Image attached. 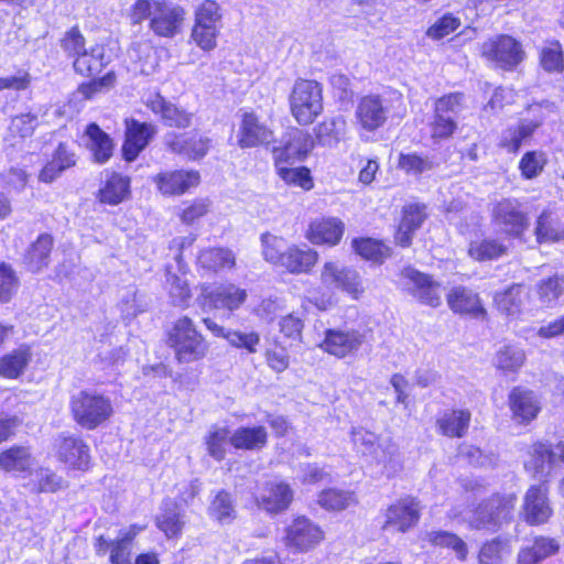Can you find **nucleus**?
Segmentation results:
<instances>
[{"label":"nucleus","mask_w":564,"mask_h":564,"mask_svg":"<svg viewBox=\"0 0 564 564\" xmlns=\"http://www.w3.org/2000/svg\"><path fill=\"white\" fill-rule=\"evenodd\" d=\"M318 505L329 511H340L357 503L352 491L330 488L323 490L317 499Z\"/></svg>","instance_id":"a18cd8bd"},{"label":"nucleus","mask_w":564,"mask_h":564,"mask_svg":"<svg viewBox=\"0 0 564 564\" xmlns=\"http://www.w3.org/2000/svg\"><path fill=\"white\" fill-rule=\"evenodd\" d=\"M344 234V223L337 218L315 220L310 225L308 239L315 245H337Z\"/></svg>","instance_id":"c756f323"},{"label":"nucleus","mask_w":564,"mask_h":564,"mask_svg":"<svg viewBox=\"0 0 564 564\" xmlns=\"http://www.w3.org/2000/svg\"><path fill=\"white\" fill-rule=\"evenodd\" d=\"M314 144L308 132L291 128L283 134L281 145L273 149L274 160L278 163L302 161L313 150Z\"/></svg>","instance_id":"9b49d317"},{"label":"nucleus","mask_w":564,"mask_h":564,"mask_svg":"<svg viewBox=\"0 0 564 564\" xmlns=\"http://www.w3.org/2000/svg\"><path fill=\"white\" fill-rule=\"evenodd\" d=\"M540 63L545 72L561 73L564 70L563 51L560 42H549L540 53Z\"/></svg>","instance_id":"603ef678"},{"label":"nucleus","mask_w":564,"mask_h":564,"mask_svg":"<svg viewBox=\"0 0 564 564\" xmlns=\"http://www.w3.org/2000/svg\"><path fill=\"white\" fill-rule=\"evenodd\" d=\"M221 26L219 4L214 0H205L195 12V24L192 39L204 51L216 46V39Z\"/></svg>","instance_id":"20e7f679"},{"label":"nucleus","mask_w":564,"mask_h":564,"mask_svg":"<svg viewBox=\"0 0 564 564\" xmlns=\"http://www.w3.org/2000/svg\"><path fill=\"white\" fill-rule=\"evenodd\" d=\"M533 131L530 126H519L517 128H509L502 133L500 147L510 153H516L524 139H527Z\"/></svg>","instance_id":"69168bd1"},{"label":"nucleus","mask_w":564,"mask_h":564,"mask_svg":"<svg viewBox=\"0 0 564 564\" xmlns=\"http://www.w3.org/2000/svg\"><path fill=\"white\" fill-rule=\"evenodd\" d=\"M481 54L503 69H512L524 58L521 44L509 35H498L485 42Z\"/></svg>","instance_id":"423d86ee"},{"label":"nucleus","mask_w":564,"mask_h":564,"mask_svg":"<svg viewBox=\"0 0 564 564\" xmlns=\"http://www.w3.org/2000/svg\"><path fill=\"white\" fill-rule=\"evenodd\" d=\"M273 132L253 112H245L239 127L238 145L242 149L268 144Z\"/></svg>","instance_id":"412c9836"},{"label":"nucleus","mask_w":564,"mask_h":564,"mask_svg":"<svg viewBox=\"0 0 564 564\" xmlns=\"http://www.w3.org/2000/svg\"><path fill=\"white\" fill-rule=\"evenodd\" d=\"M231 433L228 427L213 426L205 437L208 454L216 460H223L226 456V445L230 443Z\"/></svg>","instance_id":"09e8293b"},{"label":"nucleus","mask_w":564,"mask_h":564,"mask_svg":"<svg viewBox=\"0 0 564 564\" xmlns=\"http://www.w3.org/2000/svg\"><path fill=\"white\" fill-rule=\"evenodd\" d=\"M430 127L433 140H446L451 138L457 129V120L453 118V116H444L441 112H434V118Z\"/></svg>","instance_id":"680f3d73"},{"label":"nucleus","mask_w":564,"mask_h":564,"mask_svg":"<svg viewBox=\"0 0 564 564\" xmlns=\"http://www.w3.org/2000/svg\"><path fill=\"white\" fill-rule=\"evenodd\" d=\"M54 240L48 234H42L28 249L24 261L31 272H39L50 263Z\"/></svg>","instance_id":"72a5a7b5"},{"label":"nucleus","mask_w":564,"mask_h":564,"mask_svg":"<svg viewBox=\"0 0 564 564\" xmlns=\"http://www.w3.org/2000/svg\"><path fill=\"white\" fill-rule=\"evenodd\" d=\"M403 286L422 304L437 307L441 302V285L430 275L413 268H405L401 272Z\"/></svg>","instance_id":"1a4fd4ad"},{"label":"nucleus","mask_w":564,"mask_h":564,"mask_svg":"<svg viewBox=\"0 0 564 564\" xmlns=\"http://www.w3.org/2000/svg\"><path fill=\"white\" fill-rule=\"evenodd\" d=\"M528 299V292L523 284H512L503 292L495 295L498 310L508 316H518Z\"/></svg>","instance_id":"f704fd0d"},{"label":"nucleus","mask_w":564,"mask_h":564,"mask_svg":"<svg viewBox=\"0 0 564 564\" xmlns=\"http://www.w3.org/2000/svg\"><path fill=\"white\" fill-rule=\"evenodd\" d=\"M293 499V492L289 485L270 484L267 494L261 496L260 505L269 512L285 510Z\"/></svg>","instance_id":"79ce46f5"},{"label":"nucleus","mask_w":564,"mask_h":564,"mask_svg":"<svg viewBox=\"0 0 564 564\" xmlns=\"http://www.w3.org/2000/svg\"><path fill=\"white\" fill-rule=\"evenodd\" d=\"M321 281L325 286L345 291L355 299L364 292L359 273L338 262L328 261L323 265Z\"/></svg>","instance_id":"ddd939ff"},{"label":"nucleus","mask_w":564,"mask_h":564,"mask_svg":"<svg viewBox=\"0 0 564 564\" xmlns=\"http://www.w3.org/2000/svg\"><path fill=\"white\" fill-rule=\"evenodd\" d=\"M76 163L74 154L70 153L65 145L59 144L56 149L53 158L42 169L39 175V180L44 183H52L55 181L65 170L74 166Z\"/></svg>","instance_id":"a19ab883"},{"label":"nucleus","mask_w":564,"mask_h":564,"mask_svg":"<svg viewBox=\"0 0 564 564\" xmlns=\"http://www.w3.org/2000/svg\"><path fill=\"white\" fill-rule=\"evenodd\" d=\"M539 302L544 307H555L564 295V275L554 274L535 284Z\"/></svg>","instance_id":"ea45409f"},{"label":"nucleus","mask_w":564,"mask_h":564,"mask_svg":"<svg viewBox=\"0 0 564 564\" xmlns=\"http://www.w3.org/2000/svg\"><path fill=\"white\" fill-rule=\"evenodd\" d=\"M509 406L513 420L520 424H527L534 420L541 410L536 395L531 390L521 387L513 388L509 393Z\"/></svg>","instance_id":"4be33fe9"},{"label":"nucleus","mask_w":564,"mask_h":564,"mask_svg":"<svg viewBox=\"0 0 564 564\" xmlns=\"http://www.w3.org/2000/svg\"><path fill=\"white\" fill-rule=\"evenodd\" d=\"M32 465V456L28 447L12 446L0 453V468L6 471H25Z\"/></svg>","instance_id":"37998d69"},{"label":"nucleus","mask_w":564,"mask_h":564,"mask_svg":"<svg viewBox=\"0 0 564 564\" xmlns=\"http://www.w3.org/2000/svg\"><path fill=\"white\" fill-rule=\"evenodd\" d=\"M523 513L525 521L532 525L545 523L552 509L547 500V490L544 486H532L524 497Z\"/></svg>","instance_id":"5701e85b"},{"label":"nucleus","mask_w":564,"mask_h":564,"mask_svg":"<svg viewBox=\"0 0 564 564\" xmlns=\"http://www.w3.org/2000/svg\"><path fill=\"white\" fill-rule=\"evenodd\" d=\"M283 164L275 162L278 174L286 184L296 185L304 189H310L313 186L308 169L304 166L288 167Z\"/></svg>","instance_id":"4d7b16f0"},{"label":"nucleus","mask_w":564,"mask_h":564,"mask_svg":"<svg viewBox=\"0 0 564 564\" xmlns=\"http://www.w3.org/2000/svg\"><path fill=\"white\" fill-rule=\"evenodd\" d=\"M156 525L167 538L177 536L184 525L183 516L177 506L167 500L163 503L162 513L156 518Z\"/></svg>","instance_id":"c03bdc74"},{"label":"nucleus","mask_w":564,"mask_h":564,"mask_svg":"<svg viewBox=\"0 0 564 564\" xmlns=\"http://www.w3.org/2000/svg\"><path fill=\"white\" fill-rule=\"evenodd\" d=\"M156 127L152 123L140 122L135 119L126 120V140L122 145L123 158L128 162L134 161L156 134Z\"/></svg>","instance_id":"a211bd4d"},{"label":"nucleus","mask_w":564,"mask_h":564,"mask_svg":"<svg viewBox=\"0 0 564 564\" xmlns=\"http://www.w3.org/2000/svg\"><path fill=\"white\" fill-rule=\"evenodd\" d=\"M389 112V106L380 95L369 94L358 100L356 123L367 132H375L386 124Z\"/></svg>","instance_id":"6e6552de"},{"label":"nucleus","mask_w":564,"mask_h":564,"mask_svg":"<svg viewBox=\"0 0 564 564\" xmlns=\"http://www.w3.org/2000/svg\"><path fill=\"white\" fill-rule=\"evenodd\" d=\"M130 194V178L118 173H111L105 185L99 189V200L109 205H118Z\"/></svg>","instance_id":"c9c22d12"},{"label":"nucleus","mask_w":564,"mask_h":564,"mask_svg":"<svg viewBox=\"0 0 564 564\" xmlns=\"http://www.w3.org/2000/svg\"><path fill=\"white\" fill-rule=\"evenodd\" d=\"M198 262L203 268L216 271L226 267H232L235 264V257L227 249L213 248L202 251L198 256Z\"/></svg>","instance_id":"8fccbe9b"},{"label":"nucleus","mask_w":564,"mask_h":564,"mask_svg":"<svg viewBox=\"0 0 564 564\" xmlns=\"http://www.w3.org/2000/svg\"><path fill=\"white\" fill-rule=\"evenodd\" d=\"M557 453L551 449L550 445L536 443L533 445L531 459L525 463L528 469H532L535 474L543 473L545 467H551L555 462Z\"/></svg>","instance_id":"5fc2aeb1"},{"label":"nucleus","mask_w":564,"mask_h":564,"mask_svg":"<svg viewBox=\"0 0 564 564\" xmlns=\"http://www.w3.org/2000/svg\"><path fill=\"white\" fill-rule=\"evenodd\" d=\"M560 543L550 536H534L531 545L521 547L518 553V564H539L543 560L556 554Z\"/></svg>","instance_id":"393cba45"},{"label":"nucleus","mask_w":564,"mask_h":564,"mask_svg":"<svg viewBox=\"0 0 564 564\" xmlns=\"http://www.w3.org/2000/svg\"><path fill=\"white\" fill-rule=\"evenodd\" d=\"M470 419L468 410H449L437 419L436 426L442 435L460 438L467 434Z\"/></svg>","instance_id":"7c9ffc66"},{"label":"nucleus","mask_w":564,"mask_h":564,"mask_svg":"<svg viewBox=\"0 0 564 564\" xmlns=\"http://www.w3.org/2000/svg\"><path fill=\"white\" fill-rule=\"evenodd\" d=\"M534 234L539 243L558 241L564 237L557 219L547 210L538 217Z\"/></svg>","instance_id":"de8ad7c7"},{"label":"nucleus","mask_w":564,"mask_h":564,"mask_svg":"<svg viewBox=\"0 0 564 564\" xmlns=\"http://www.w3.org/2000/svg\"><path fill=\"white\" fill-rule=\"evenodd\" d=\"M318 254L307 246H291L285 248L281 267L290 273H306L317 262Z\"/></svg>","instance_id":"a878e982"},{"label":"nucleus","mask_w":564,"mask_h":564,"mask_svg":"<svg viewBox=\"0 0 564 564\" xmlns=\"http://www.w3.org/2000/svg\"><path fill=\"white\" fill-rule=\"evenodd\" d=\"M226 340L235 348L245 349L249 354H256L260 344V335L257 332L243 333L231 329L227 333Z\"/></svg>","instance_id":"0e129e2a"},{"label":"nucleus","mask_w":564,"mask_h":564,"mask_svg":"<svg viewBox=\"0 0 564 564\" xmlns=\"http://www.w3.org/2000/svg\"><path fill=\"white\" fill-rule=\"evenodd\" d=\"M210 142L209 138L197 134L185 137L169 132L164 135V143L171 152L185 155L189 160L204 158L209 150Z\"/></svg>","instance_id":"aec40b11"},{"label":"nucleus","mask_w":564,"mask_h":564,"mask_svg":"<svg viewBox=\"0 0 564 564\" xmlns=\"http://www.w3.org/2000/svg\"><path fill=\"white\" fill-rule=\"evenodd\" d=\"M494 221L509 236L520 238L529 228V218L516 199H502L492 212Z\"/></svg>","instance_id":"f8f14e48"},{"label":"nucleus","mask_w":564,"mask_h":564,"mask_svg":"<svg viewBox=\"0 0 564 564\" xmlns=\"http://www.w3.org/2000/svg\"><path fill=\"white\" fill-rule=\"evenodd\" d=\"M247 297L245 290L234 284L219 285L217 288H203L198 303L203 310H237Z\"/></svg>","instance_id":"4468645a"},{"label":"nucleus","mask_w":564,"mask_h":564,"mask_svg":"<svg viewBox=\"0 0 564 564\" xmlns=\"http://www.w3.org/2000/svg\"><path fill=\"white\" fill-rule=\"evenodd\" d=\"M70 409L74 420L84 429L95 430L112 414L109 398L90 391H80L72 397Z\"/></svg>","instance_id":"f03ea898"},{"label":"nucleus","mask_w":564,"mask_h":564,"mask_svg":"<svg viewBox=\"0 0 564 564\" xmlns=\"http://www.w3.org/2000/svg\"><path fill=\"white\" fill-rule=\"evenodd\" d=\"M30 347L23 345L0 358V376L7 379L19 378L31 360Z\"/></svg>","instance_id":"58836bf2"},{"label":"nucleus","mask_w":564,"mask_h":564,"mask_svg":"<svg viewBox=\"0 0 564 564\" xmlns=\"http://www.w3.org/2000/svg\"><path fill=\"white\" fill-rule=\"evenodd\" d=\"M137 530L132 527L124 535L112 544L110 562L111 564H130V544L137 535Z\"/></svg>","instance_id":"338daca9"},{"label":"nucleus","mask_w":564,"mask_h":564,"mask_svg":"<svg viewBox=\"0 0 564 564\" xmlns=\"http://www.w3.org/2000/svg\"><path fill=\"white\" fill-rule=\"evenodd\" d=\"M169 344L181 364L198 361L205 358L209 350L208 343L187 316L174 323L169 333Z\"/></svg>","instance_id":"f257e3e1"},{"label":"nucleus","mask_w":564,"mask_h":564,"mask_svg":"<svg viewBox=\"0 0 564 564\" xmlns=\"http://www.w3.org/2000/svg\"><path fill=\"white\" fill-rule=\"evenodd\" d=\"M292 116L300 124H308L323 110L322 87L315 80L297 79L289 97Z\"/></svg>","instance_id":"7ed1b4c3"},{"label":"nucleus","mask_w":564,"mask_h":564,"mask_svg":"<svg viewBox=\"0 0 564 564\" xmlns=\"http://www.w3.org/2000/svg\"><path fill=\"white\" fill-rule=\"evenodd\" d=\"M346 126L343 116L324 119L314 128L317 144L328 148L337 145L345 137Z\"/></svg>","instance_id":"473e14b6"},{"label":"nucleus","mask_w":564,"mask_h":564,"mask_svg":"<svg viewBox=\"0 0 564 564\" xmlns=\"http://www.w3.org/2000/svg\"><path fill=\"white\" fill-rule=\"evenodd\" d=\"M426 218L425 205L411 204L404 207L403 217L395 234V241L408 247L412 241V235Z\"/></svg>","instance_id":"bb28decb"},{"label":"nucleus","mask_w":564,"mask_h":564,"mask_svg":"<svg viewBox=\"0 0 564 564\" xmlns=\"http://www.w3.org/2000/svg\"><path fill=\"white\" fill-rule=\"evenodd\" d=\"M383 517L382 530L394 529L398 532L405 533L414 528L420 520V501L411 496L401 498L383 511Z\"/></svg>","instance_id":"0eeeda50"},{"label":"nucleus","mask_w":564,"mask_h":564,"mask_svg":"<svg viewBox=\"0 0 564 564\" xmlns=\"http://www.w3.org/2000/svg\"><path fill=\"white\" fill-rule=\"evenodd\" d=\"M545 163L546 159L542 152L531 151L522 156L519 169L525 178H533L542 172Z\"/></svg>","instance_id":"774afa93"},{"label":"nucleus","mask_w":564,"mask_h":564,"mask_svg":"<svg viewBox=\"0 0 564 564\" xmlns=\"http://www.w3.org/2000/svg\"><path fill=\"white\" fill-rule=\"evenodd\" d=\"M210 516L219 522H229L236 517L231 497L226 491H219L209 507Z\"/></svg>","instance_id":"bf43d9fd"},{"label":"nucleus","mask_w":564,"mask_h":564,"mask_svg":"<svg viewBox=\"0 0 564 564\" xmlns=\"http://www.w3.org/2000/svg\"><path fill=\"white\" fill-rule=\"evenodd\" d=\"M55 448L58 459L70 468L79 470L88 468L89 447L80 437L59 434L55 438Z\"/></svg>","instance_id":"dca6fc26"},{"label":"nucleus","mask_w":564,"mask_h":564,"mask_svg":"<svg viewBox=\"0 0 564 564\" xmlns=\"http://www.w3.org/2000/svg\"><path fill=\"white\" fill-rule=\"evenodd\" d=\"M516 497L495 496L481 502L469 518V524L477 530L495 531L502 521L508 520L514 508Z\"/></svg>","instance_id":"39448f33"},{"label":"nucleus","mask_w":564,"mask_h":564,"mask_svg":"<svg viewBox=\"0 0 564 564\" xmlns=\"http://www.w3.org/2000/svg\"><path fill=\"white\" fill-rule=\"evenodd\" d=\"M465 96L462 93H452L435 100L434 112H441L444 116H453L457 120L458 115L464 109Z\"/></svg>","instance_id":"e2e57ef3"},{"label":"nucleus","mask_w":564,"mask_h":564,"mask_svg":"<svg viewBox=\"0 0 564 564\" xmlns=\"http://www.w3.org/2000/svg\"><path fill=\"white\" fill-rule=\"evenodd\" d=\"M426 539L434 545L452 549L462 561L467 556L466 543L456 534L446 531H432L426 534Z\"/></svg>","instance_id":"864d4df0"},{"label":"nucleus","mask_w":564,"mask_h":564,"mask_svg":"<svg viewBox=\"0 0 564 564\" xmlns=\"http://www.w3.org/2000/svg\"><path fill=\"white\" fill-rule=\"evenodd\" d=\"M147 106L153 113L159 115L163 123L171 128L186 129L192 124L193 113L167 101L162 95L153 94L147 100Z\"/></svg>","instance_id":"6ab92c4d"},{"label":"nucleus","mask_w":564,"mask_h":564,"mask_svg":"<svg viewBox=\"0 0 564 564\" xmlns=\"http://www.w3.org/2000/svg\"><path fill=\"white\" fill-rule=\"evenodd\" d=\"M185 12L180 6L154 1L151 30L159 36L173 37L181 30Z\"/></svg>","instance_id":"2eb2a0df"},{"label":"nucleus","mask_w":564,"mask_h":564,"mask_svg":"<svg viewBox=\"0 0 564 564\" xmlns=\"http://www.w3.org/2000/svg\"><path fill=\"white\" fill-rule=\"evenodd\" d=\"M446 299L448 306L455 313L475 316L485 314L478 295L465 286L453 288Z\"/></svg>","instance_id":"c85d7f7f"},{"label":"nucleus","mask_w":564,"mask_h":564,"mask_svg":"<svg viewBox=\"0 0 564 564\" xmlns=\"http://www.w3.org/2000/svg\"><path fill=\"white\" fill-rule=\"evenodd\" d=\"M117 80L115 72H108L104 77L93 79L88 83L82 84L78 87L77 93L82 95L84 99H91L95 95L106 93L111 89Z\"/></svg>","instance_id":"052dcab7"},{"label":"nucleus","mask_w":564,"mask_h":564,"mask_svg":"<svg viewBox=\"0 0 564 564\" xmlns=\"http://www.w3.org/2000/svg\"><path fill=\"white\" fill-rule=\"evenodd\" d=\"M107 63L104 46L96 45L76 56L73 66L76 73L90 77L100 73Z\"/></svg>","instance_id":"e433bc0d"},{"label":"nucleus","mask_w":564,"mask_h":564,"mask_svg":"<svg viewBox=\"0 0 564 564\" xmlns=\"http://www.w3.org/2000/svg\"><path fill=\"white\" fill-rule=\"evenodd\" d=\"M525 355L516 346H503L497 351V367L503 371H517L524 362Z\"/></svg>","instance_id":"13d9d810"},{"label":"nucleus","mask_w":564,"mask_h":564,"mask_svg":"<svg viewBox=\"0 0 564 564\" xmlns=\"http://www.w3.org/2000/svg\"><path fill=\"white\" fill-rule=\"evenodd\" d=\"M199 180L197 171L183 170L160 173L155 177L158 188L163 195H182L192 187H196Z\"/></svg>","instance_id":"b1692460"},{"label":"nucleus","mask_w":564,"mask_h":564,"mask_svg":"<svg viewBox=\"0 0 564 564\" xmlns=\"http://www.w3.org/2000/svg\"><path fill=\"white\" fill-rule=\"evenodd\" d=\"M398 165L411 175H420L435 167V163L429 156L419 155L417 153H401Z\"/></svg>","instance_id":"6e6d98bb"},{"label":"nucleus","mask_w":564,"mask_h":564,"mask_svg":"<svg viewBox=\"0 0 564 564\" xmlns=\"http://www.w3.org/2000/svg\"><path fill=\"white\" fill-rule=\"evenodd\" d=\"M352 245L356 252L367 260L381 262L390 256V249L387 246L371 238L356 239Z\"/></svg>","instance_id":"3c124183"},{"label":"nucleus","mask_w":564,"mask_h":564,"mask_svg":"<svg viewBox=\"0 0 564 564\" xmlns=\"http://www.w3.org/2000/svg\"><path fill=\"white\" fill-rule=\"evenodd\" d=\"M324 538L318 525L305 517L296 518L286 529V545L300 552L308 551L317 545Z\"/></svg>","instance_id":"f3484780"},{"label":"nucleus","mask_w":564,"mask_h":564,"mask_svg":"<svg viewBox=\"0 0 564 564\" xmlns=\"http://www.w3.org/2000/svg\"><path fill=\"white\" fill-rule=\"evenodd\" d=\"M86 135L89 139L88 148L93 152L94 160L100 164L106 163L113 151L111 138L96 123L87 126Z\"/></svg>","instance_id":"4c0bfd02"},{"label":"nucleus","mask_w":564,"mask_h":564,"mask_svg":"<svg viewBox=\"0 0 564 564\" xmlns=\"http://www.w3.org/2000/svg\"><path fill=\"white\" fill-rule=\"evenodd\" d=\"M366 341V334L356 329L329 328L319 347L337 358L355 355Z\"/></svg>","instance_id":"9d476101"},{"label":"nucleus","mask_w":564,"mask_h":564,"mask_svg":"<svg viewBox=\"0 0 564 564\" xmlns=\"http://www.w3.org/2000/svg\"><path fill=\"white\" fill-rule=\"evenodd\" d=\"M507 246L498 239L486 238L478 241H473L469 245L468 253L477 261H490L498 259L507 253Z\"/></svg>","instance_id":"49530a36"},{"label":"nucleus","mask_w":564,"mask_h":564,"mask_svg":"<svg viewBox=\"0 0 564 564\" xmlns=\"http://www.w3.org/2000/svg\"><path fill=\"white\" fill-rule=\"evenodd\" d=\"M352 443L358 452L366 456H372L379 463H392L394 462V457L398 456V448L394 445H389L387 447L389 460L386 455H379L378 449L379 445L378 437L375 433L370 431H366L362 429L352 430Z\"/></svg>","instance_id":"cd10ccee"},{"label":"nucleus","mask_w":564,"mask_h":564,"mask_svg":"<svg viewBox=\"0 0 564 564\" xmlns=\"http://www.w3.org/2000/svg\"><path fill=\"white\" fill-rule=\"evenodd\" d=\"M268 443V432L264 426H241L230 436V444L236 449L260 451Z\"/></svg>","instance_id":"2f4dec72"}]
</instances>
